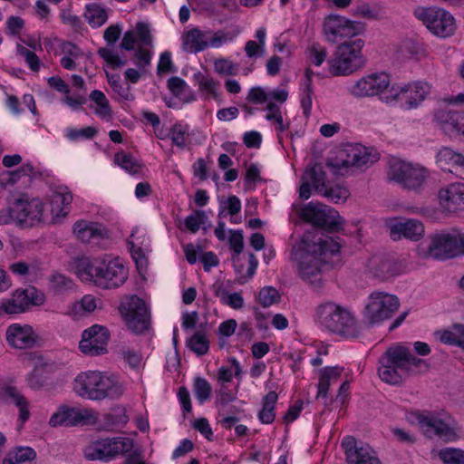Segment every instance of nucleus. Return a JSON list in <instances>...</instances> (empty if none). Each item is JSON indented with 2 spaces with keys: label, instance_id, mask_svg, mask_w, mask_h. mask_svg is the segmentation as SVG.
<instances>
[{
  "label": "nucleus",
  "instance_id": "f257e3e1",
  "mask_svg": "<svg viewBox=\"0 0 464 464\" xmlns=\"http://www.w3.org/2000/svg\"><path fill=\"white\" fill-rule=\"evenodd\" d=\"M341 246L339 241L328 236L320 237L315 241L304 238L291 252L298 276L314 291L322 289L323 267L328 257L339 252Z\"/></svg>",
  "mask_w": 464,
  "mask_h": 464
},
{
  "label": "nucleus",
  "instance_id": "f03ea898",
  "mask_svg": "<svg viewBox=\"0 0 464 464\" xmlns=\"http://www.w3.org/2000/svg\"><path fill=\"white\" fill-rule=\"evenodd\" d=\"M73 269L82 281L92 282L103 289L119 287L128 278V268L119 257H76Z\"/></svg>",
  "mask_w": 464,
  "mask_h": 464
},
{
  "label": "nucleus",
  "instance_id": "7ed1b4c3",
  "mask_svg": "<svg viewBox=\"0 0 464 464\" xmlns=\"http://www.w3.org/2000/svg\"><path fill=\"white\" fill-rule=\"evenodd\" d=\"M379 377L390 384H399L406 377L428 369L424 360L414 356L409 347L401 343L389 347L379 358Z\"/></svg>",
  "mask_w": 464,
  "mask_h": 464
},
{
  "label": "nucleus",
  "instance_id": "20e7f679",
  "mask_svg": "<svg viewBox=\"0 0 464 464\" xmlns=\"http://www.w3.org/2000/svg\"><path fill=\"white\" fill-rule=\"evenodd\" d=\"M73 390L82 398L102 401L106 398L119 399L124 393L125 387L113 375H107L98 371H88L76 376Z\"/></svg>",
  "mask_w": 464,
  "mask_h": 464
},
{
  "label": "nucleus",
  "instance_id": "39448f33",
  "mask_svg": "<svg viewBox=\"0 0 464 464\" xmlns=\"http://www.w3.org/2000/svg\"><path fill=\"white\" fill-rule=\"evenodd\" d=\"M315 322L322 327L344 337L359 335L357 323L352 313L334 302H324L317 305Z\"/></svg>",
  "mask_w": 464,
  "mask_h": 464
},
{
  "label": "nucleus",
  "instance_id": "423d86ee",
  "mask_svg": "<svg viewBox=\"0 0 464 464\" xmlns=\"http://www.w3.org/2000/svg\"><path fill=\"white\" fill-rule=\"evenodd\" d=\"M410 420L415 422L428 438L438 437L444 441L457 439L456 421L446 412L413 411Z\"/></svg>",
  "mask_w": 464,
  "mask_h": 464
},
{
  "label": "nucleus",
  "instance_id": "0eeeda50",
  "mask_svg": "<svg viewBox=\"0 0 464 464\" xmlns=\"http://www.w3.org/2000/svg\"><path fill=\"white\" fill-rule=\"evenodd\" d=\"M364 41L357 38L339 44L334 57L328 61L329 71L333 75H349L362 68L365 60L362 53Z\"/></svg>",
  "mask_w": 464,
  "mask_h": 464
},
{
  "label": "nucleus",
  "instance_id": "6e6552de",
  "mask_svg": "<svg viewBox=\"0 0 464 464\" xmlns=\"http://www.w3.org/2000/svg\"><path fill=\"white\" fill-rule=\"evenodd\" d=\"M464 255V234L458 229L442 231L430 236L425 256L447 260Z\"/></svg>",
  "mask_w": 464,
  "mask_h": 464
},
{
  "label": "nucleus",
  "instance_id": "1a4fd4ad",
  "mask_svg": "<svg viewBox=\"0 0 464 464\" xmlns=\"http://www.w3.org/2000/svg\"><path fill=\"white\" fill-rule=\"evenodd\" d=\"M133 446V440L127 437L101 439L85 448L84 456L90 460L110 461L130 452Z\"/></svg>",
  "mask_w": 464,
  "mask_h": 464
},
{
  "label": "nucleus",
  "instance_id": "9d476101",
  "mask_svg": "<svg viewBox=\"0 0 464 464\" xmlns=\"http://www.w3.org/2000/svg\"><path fill=\"white\" fill-rule=\"evenodd\" d=\"M430 92V86L423 82L409 84H393L391 89L381 96V101L392 104L404 101L401 107L405 110L416 109Z\"/></svg>",
  "mask_w": 464,
  "mask_h": 464
},
{
  "label": "nucleus",
  "instance_id": "9b49d317",
  "mask_svg": "<svg viewBox=\"0 0 464 464\" xmlns=\"http://www.w3.org/2000/svg\"><path fill=\"white\" fill-rule=\"evenodd\" d=\"M15 225L20 228L38 227L45 222L43 202L27 194H21L13 200Z\"/></svg>",
  "mask_w": 464,
  "mask_h": 464
},
{
  "label": "nucleus",
  "instance_id": "f8f14e48",
  "mask_svg": "<svg viewBox=\"0 0 464 464\" xmlns=\"http://www.w3.org/2000/svg\"><path fill=\"white\" fill-rule=\"evenodd\" d=\"M413 14L418 20L426 25L430 32L439 37H449L456 30L454 17L444 9L433 6H418Z\"/></svg>",
  "mask_w": 464,
  "mask_h": 464
},
{
  "label": "nucleus",
  "instance_id": "ddd939ff",
  "mask_svg": "<svg viewBox=\"0 0 464 464\" xmlns=\"http://www.w3.org/2000/svg\"><path fill=\"white\" fill-rule=\"evenodd\" d=\"M399 307L400 301L397 296L384 292H374L368 298L363 317L369 324H379L392 318Z\"/></svg>",
  "mask_w": 464,
  "mask_h": 464
},
{
  "label": "nucleus",
  "instance_id": "4468645a",
  "mask_svg": "<svg viewBox=\"0 0 464 464\" xmlns=\"http://www.w3.org/2000/svg\"><path fill=\"white\" fill-rule=\"evenodd\" d=\"M427 176V169L423 167L400 160H392L390 162L388 179L406 189H420L423 186Z\"/></svg>",
  "mask_w": 464,
  "mask_h": 464
},
{
  "label": "nucleus",
  "instance_id": "2eb2a0df",
  "mask_svg": "<svg viewBox=\"0 0 464 464\" xmlns=\"http://www.w3.org/2000/svg\"><path fill=\"white\" fill-rule=\"evenodd\" d=\"M121 314L127 327L136 334L146 331L150 324L149 307L137 295L126 297L120 305Z\"/></svg>",
  "mask_w": 464,
  "mask_h": 464
},
{
  "label": "nucleus",
  "instance_id": "dca6fc26",
  "mask_svg": "<svg viewBox=\"0 0 464 464\" xmlns=\"http://www.w3.org/2000/svg\"><path fill=\"white\" fill-rule=\"evenodd\" d=\"M379 159V153L373 148L364 147L360 144H349L339 152V157L335 163L328 162L327 165L337 170L348 167L361 169L370 167Z\"/></svg>",
  "mask_w": 464,
  "mask_h": 464
},
{
  "label": "nucleus",
  "instance_id": "f3484780",
  "mask_svg": "<svg viewBox=\"0 0 464 464\" xmlns=\"http://www.w3.org/2000/svg\"><path fill=\"white\" fill-rule=\"evenodd\" d=\"M301 214L305 221L328 231H337L343 224L334 208L320 202L306 204Z\"/></svg>",
  "mask_w": 464,
  "mask_h": 464
},
{
  "label": "nucleus",
  "instance_id": "a211bd4d",
  "mask_svg": "<svg viewBox=\"0 0 464 464\" xmlns=\"http://www.w3.org/2000/svg\"><path fill=\"white\" fill-rule=\"evenodd\" d=\"M362 30V24L338 14H329L324 22V34L326 40L334 44L343 38L355 36Z\"/></svg>",
  "mask_w": 464,
  "mask_h": 464
},
{
  "label": "nucleus",
  "instance_id": "6ab92c4d",
  "mask_svg": "<svg viewBox=\"0 0 464 464\" xmlns=\"http://www.w3.org/2000/svg\"><path fill=\"white\" fill-rule=\"evenodd\" d=\"M390 85V77L385 72H374L349 83L346 91L355 98H365L379 95Z\"/></svg>",
  "mask_w": 464,
  "mask_h": 464
},
{
  "label": "nucleus",
  "instance_id": "aec40b11",
  "mask_svg": "<svg viewBox=\"0 0 464 464\" xmlns=\"http://www.w3.org/2000/svg\"><path fill=\"white\" fill-rule=\"evenodd\" d=\"M110 332L105 326L93 324L82 332L79 349L90 356L104 354L107 353Z\"/></svg>",
  "mask_w": 464,
  "mask_h": 464
},
{
  "label": "nucleus",
  "instance_id": "412c9836",
  "mask_svg": "<svg viewBox=\"0 0 464 464\" xmlns=\"http://www.w3.org/2000/svg\"><path fill=\"white\" fill-rule=\"evenodd\" d=\"M349 464H380L373 449L362 442L358 443L353 437L347 436L342 441Z\"/></svg>",
  "mask_w": 464,
  "mask_h": 464
},
{
  "label": "nucleus",
  "instance_id": "4be33fe9",
  "mask_svg": "<svg viewBox=\"0 0 464 464\" xmlns=\"http://www.w3.org/2000/svg\"><path fill=\"white\" fill-rule=\"evenodd\" d=\"M92 419V413L87 409L63 405L51 416L49 424L52 427H72L78 424L89 423Z\"/></svg>",
  "mask_w": 464,
  "mask_h": 464
},
{
  "label": "nucleus",
  "instance_id": "5701e85b",
  "mask_svg": "<svg viewBox=\"0 0 464 464\" xmlns=\"http://www.w3.org/2000/svg\"><path fill=\"white\" fill-rule=\"evenodd\" d=\"M439 203L443 211L455 213L464 210V182L450 183L439 191Z\"/></svg>",
  "mask_w": 464,
  "mask_h": 464
},
{
  "label": "nucleus",
  "instance_id": "b1692460",
  "mask_svg": "<svg viewBox=\"0 0 464 464\" xmlns=\"http://www.w3.org/2000/svg\"><path fill=\"white\" fill-rule=\"evenodd\" d=\"M8 344L16 349H30L37 341V334L29 324H12L5 333Z\"/></svg>",
  "mask_w": 464,
  "mask_h": 464
},
{
  "label": "nucleus",
  "instance_id": "393cba45",
  "mask_svg": "<svg viewBox=\"0 0 464 464\" xmlns=\"http://www.w3.org/2000/svg\"><path fill=\"white\" fill-rule=\"evenodd\" d=\"M423 234L424 226L417 219L398 220L390 226V236L395 241L401 237L418 241Z\"/></svg>",
  "mask_w": 464,
  "mask_h": 464
},
{
  "label": "nucleus",
  "instance_id": "a878e982",
  "mask_svg": "<svg viewBox=\"0 0 464 464\" xmlns=\"http://www.w3.org/2000/svg\"><path fill=\"white\" fill-rule=\"evenodd\" d=\"M212 34V30H200L192 28L185 32L182 36V49L190 53H200L208 48V39Z\"/></svg>",
  "mask_w": 464,
  "mask_h": 464
},
{
  "label": "nucleus",
  "instance_id": "bb28decb",
  "mask_svg": "<svg viewBox=\"0 0 464 464\" xmlns=\"http://www.w3.org/2000/svg\"><path fill=\"white\" fill-rule=\"evenodd\" d=\"M369 271L382 280H385L397 274L394 260L388 255H374L368 262Z\"/></svg>",
  "mask_w": 464,
  "mask_h": 464
},
{
  "label": "nucleus",
  "instance_id": "cd10ccee",
  "mask_svg": "<svg viewBox=\"0 0 464 464\" xmlns=\"http://www.w3.org/2000/svg\"><path fill=\"white\" fill-rule=\"evenodd\" d=\"M73 233L82 243H92L103 238L106 236V229L99 223L81 220L74 224Z\"/></svg>",
  "mask_w": 464,
  "mask_h": 464
},
{
  "label": "nucleus",
  "instance_id": "c85d7f7f",
  "mask_svg": "<svg viewBox=\"0 0 464 464\" xmlns=\"http://www.w3.org/2000/svg\"><path fill=\"white\" fill-rule=\"evenodd\" d=\"M434 118L443 129L451 127L464 135V111L438 110Z\"/></svg>",
  "mask_w": 464,
  "mask_h": 464
},
{
  "label": "nucleus",
  "instance_id": "c756f323",
  "mask_svg": "<svg viewBox=\"0 0 464 464\" xmlns=\"http://www.w3.org/2000/svg\"><path fill=\"white\" fill-rule=\"evenodd\" d=\"M343 368L325 367L320 371L317 398L326 399L331 382H335L341 376Z\"/></svg>",
  "mask_w": 464,
  "mask_h": 464
},
{
  "label": "nucleus",
  "instance_id": "7c9ffc66",
  "mask_svg": "<svg viewBox=\"0 0 464 464\" xmlns=\"http://www.w3.org/2000/svg\"><path fill=\"white\" fill-rule=\"evenodd\" d=\"M7 403H13L19 409V419L24 422L29 418L28 401L25 397L14 386H8L5 390V397L3 400Z\"/></svg>",
  "mask_w": 464,
  "mask_h": 464
},
{
  "label": "nucleus",
  "instance_id": "2f4dec72",
  "mask_svg": "<svg viewBox=\"0 0 464 464\" xmlns=\"http://www.w3.org/2000/svg\"><path fill=\"white\" fill-rule=\"evenodd\" d=\"M72 201V195L66 188L56 191L51 202L52 212L56 218H63L68 214L67 208Z\"/></svg>",
  "mask_w": 464,
  "mask_h": 464
},
{
  "label": "nucleus",
  "instance_id": "473e14b6",
  "mask_svg": "<svg viewBox=\"0 0 464 464\" xmlns=\"http://www.w3.org/2000/svg\"><path fill=\"white\" fill-rule=\"evenodd\" d=\"M214 295L223 304L233 309H241L244 306V298L238 292L228 293V291L221 285H213Z\"/></svg>",
  "mask_w": 464,
  "mask_h": 464
},
{
  "label": "nucleus",
  "instance_id": "72a5a7b5",
  "mask_svg": "<svg viewBox=\"0 0 464 464\" xmlns=\"http://www.w3.org/2000/svg\"><path fill=\"white\" fill-rule=\"evenodd\" d=\"M461 157L462 154L457 153L450 148H443L437 155V162L442 170L455 174Z\"/></svg>",
  "mask_w": 464,
  "mask_h": 464
},
{
  "label": "nucleus",
  "instance_id": "f704fd0d",
  "mask_svg": "<svg viewBox=\"0 0 464 464\" xmlns=\"http://www.w3.org/2000/svg\"><path fill=\"white\" fill-rule=\"evenodd\" d=\"M278 396L276 392H269L262 401V409L258 412V419L264 424H270L275 420V406Z\"/></svg>",
  "mask_w": 464,
  "mask_h": 464
},
{
  "label": "nucleus",
  "instance_id": "c9c22d12",
  "mask_svg": "<svg viewBox=\"0 0 464 464\" xmlns=\"http://www.w3.org/2000/svg\"><path fill=\"white\" fill-rule=\"evenodd\" d=\"M304 175L311 182L316 193L322 195L325 191L327 188L326 174L320 165H314L313 168L306 169Z\"/></svg>",
  "mask_w": 464,
  "mask_h": 464
},
{
  "label": "nucleus",
  "instance_id": "e433bc0d",
  "mask_svg": "<svg viewBox=\"0 0 464 464\" xmlns=\"http://www.w3.org/2000/svg\"><path fill=\"white\" fill-rule=\"evenodd\" d=\"M84 17L92 27H100L108 20V14L104 8L97 4H89L86 5Z\"/></svg>",
  "mask_w": 464,
  "mask_h": 464
},
{
  "label": "nucleus",
  "instance_id": "4c0bfd02",
  "mask_svg": "<svg viewBox=\"0 0 464 464\" xmlns=\"http://www.w3.org/2000/svg\"><path fill=\"white\" fill-rule=\"evenodd\" d=\"M211 392V385L205 378L198 376L194 379L193 392L199 404L209 400Z\"/></svg>",
  "mask_w": 464,
  "mask_h": 464
},
{
  "label": "nucleus",
  "instance_id": "58836bf2",
  "mask_svg": "<svg viewBox=\"0 0 464 464\" xmlns=\"http://www.w3.org/2000/svg\"><path fill=\"white\" fill-rule=\"evenodd\" d=\"M90 99L96 103L97 109L95 110V113L102 118H107L111 116V109L109 103L108 99L105 94L99 90H94L90 93Z\"/></svg>",
  "mask_w": 464,
  "mask_h": 464
},
{
  "label": "nucleus",
  "instance_id": "ea45409f",
  "mask_svg": "<svg viewBox=\"0 0 464 464\" xmlns=\"http://www.w3.org/2000/svg\"><path fill=\"white\" fill-rule=\"evenodd\" d=\"M313 94L314 90L312 85V79L308 75V71H306V78L304 79L303 83L301 98V107L305 117H309L311 113L313 104Z\"/></svg>",
  "mask_w": 464,
  "mask_h": 464
},
{
  "label": "nucleus",
  "instance_id": "a19ab883",
  "mask_svg": "<svg viewBox=\"0 0 464 464\" xmlns=\"http://www.w3.org/2000/svg\"><path fill=\"white\" fill-rule=\"evenodd\" d=\"M102 419V425L106 430H111L114 427L124 425L129 420L124 410L121 408L114 409L111 412L104 414Z\"/></svg>",
  "mask_w": 464,
  "mask_h": 464
},
{
  "label": "nucleus",
  "instance_id": "79ce46f5",
  "mask_svg": "<svg viewBox=\"0 0 464 464\" xmlns=\"http://www.w3.org/2000/svg\"><path fill=\"white\" fill-rule=\"evenodd\" d=\"M208 218L203 210H194L185 220V227L191 233H197L200 227L208 221Z\"/></svg>",
  "mask_w": 464,
  "mask_h": 464
},
{
  "label": "nucleus",
  "instance_id": "37998d69",
  "mask_svg": "<svg viewBox=\"0 0 464 464\" xmlns=\"http://www.w3.org/2000/svg\"><path fill=\"white\" fill-rule=\"evenodd\" d=\"M322 196L325 197L333 203L338 204L346 201L350 196V191L343 186L335 185L333 187H327Z\"/></svg>",
  "mask_w": 464,
  "mask_h": 464
},
{
  "label": "nucleus",
  "instance_id": "c03bdc74",
  "mask_svg": "<svg viewBox=\"0 0 464 464\" xmlns=\"http://www.w3.org/2000/svg\"><path fill=\"white\" fill-rule=\"evenodd\" d=\"M188 346L198 355H204L208 352V342L203 333H195L188 341Z\"/></svg>",
  "mask_w": 464,
  "mask_h": 464
},
{
  "label": "nucleus",
  "instance_id": "a18cd8bd",
  "mask_svg": "<svg viewBox=\"0 0 464 464\" xmlns=\"http://www.w3.org/2000/svg\"><path fill=\"white\" fill-rule=\"evenodd\" d=\"M439 458L443 464H464V450L446 448L439 452Z\"/></svg>",
  "mask_w": 464,
  "mask_h": 464
},
{
  "label": "nucleus",
  "instance_id": "49530a36",
  "mask_svg": "<svg viewBox=\"0 0 464 464\" xmlns=\"http://www.w3.org/2000/svg\"><path fill=\"white\" fill-rule=\"evenodd\" d=\"M73 285V282L63 274H53L50 277V286L57 294L72 290Z\"/></svg>",
  "mask_w": 464,
  "mask_h": 464
},
{
  "label": "nucleus",
  "instance_id": "de8ad7c7",
  "mask_svg": "<svg viewBox=\"0 0 464 464\" xmlns=\"http://www.w3.org/2000/svg\"><path fill=\"white\" fill-rule=\"evenodd\" d=\"M280 298L278 291L273 286L263 287L258 294V301L264 307H269L279 303Z\"/></svg>",
  "mask_w": 464,
  "mask_h": 464
},
{
  "label": "nucleus",
  "instance_id": "09e8293b",
  "mask_svg": "<svg viewBox=\"0 0 464 464\" xmlns=\"http://www.w3.org/2000/svg\"><path fill=\"white\" fill-rule=\"evenodd\" d=\"M34 288L16 290L14 293L12 298L19 306V309H21L23 312H24L31 304H37L36 302L34 301Z\"/></svg>",
  "mask_w": 464,
  "mask_h": 464
},
{
  "label": "nucleus",
  "instance_id": "8fccbe9b",
  "mask_svg": "<svg viewBox=\"0 0 464 464\" xmlns=\"http://www.w3.org/2000/svg\"><path fill=\"white\" fill-rule=\"evenodd\" d=\"M119 357L132 369H138L140 366L142 356L141 354L128 347H122L118 352Z\"/></svg>",
  "mask_w": 464,
  "mask_h": 464
},
{
  "label": "nucleus",
  "instance_id": "3c124183",
  "mask_svg": "<svg viewBox=\"0 0 464 464\" xmlns=\"http://www.w3.org/2000/svg\"><path fill=\"white\" fill-rule=\"evenodd\" d=\"M16 51L17 53L24 59L25 63H27L31 71H39L41 67V62L34 52L27 49L26 47L21 44H17Z\"/></svg>",
  "mask_w": 464,
  "mask_h": 464
},
{
  "label": "nucleus",
  "instance_id": "603ef678",
  "mask_svg": "<svg viewBox=\"0 0 464 464\" xmlns=\"http://www.w3.org/2000/svg\"><path fill=\"white\" fill-rule=\"evenodd\" d=\"M114 161L116 164H118L123 169L129 171L130 173L136 174L140 170V166L134 161L132 157L129 154L123 152L116 153L114 157Z\"/></svg>",
  "mask_w": 464,
  "mask_h": 464
},
{
  "label": "nucleus",
  "instance_id": "864d4df0",
  "mask_svg": "<svg viewBox=\"0 0 464 464\" xmlns=\"http://www.w3.org/2000/svg\"><path fill=\"white\" fill-rule=\"evenodd\" d=\"M170 138L172 143L180 149H184L187 145L186 135L188 134V128L181 124L176 123L170 129Z\"/></svg>",
  "mask_w": 464,
  "mask_h": 464
},
{
  "label": "nucleus",
  "instance_id": "5fc2aeb1",
  "mask_svg": "<svg viewBox=\"0 0 464 464\" xmlns=\"http://www.w3.org/2000/svg\"><path fill=\"white\" fill-rule=\"evenodd\" d=\"M98 54L111 65L112 69L120 68L125 65L126 61L122 60L118 54L109 48L102 47L98 50Z\"/></svg>",
  "mask_w": 464,
  "mask_h": 464
},
{
  "label": "nucleus",
  "instance_id": "6e6d98bb",
  "mask_svg": "<svg viewBox=\"0 0 464 464\" xmlns=\"http://www.w3.org/2000/svg\"><path fill=\"white\" fill-rule=\"evenodd\" d=\"M214 68L217 72L224 75H236L238 66L232 61L225 58L217 59L214 62Z\"/></svg>",
  "mask_w": 464,
  "mask_h": 464
},
{
  "label": "nucleus",
  "instance_id": "4d7b16f0",
  "mask_svg": "<svg viewBox=\"0 0 464 464\" xmlns=\"http://www.w3.org/2000/svg\"><path fill=\"white\" fill-rule=\"evenodd\" d=\"M457 324H454L452 326V330H445L439 334V340L445 344L450 345H455V346H461V334L459 333V331L456 329Z\"/></svg>",
  "mask_w": 464,
  "mask_h": 464
},
{
  "label": "nucleus",
  "instance_id": "13d9d810",
  "mask_svg": "<svg viewBox=\"0 0 464 464\" xmlns=\"http://www.w3.org/2000/svg\"><path fill=\"white\" fill-rule=\"evenodd\" d=\"M228 242L234 254L238 256L244 248V237L242 230H230Z\"/></svg>",
  "mask_w": 464,
  "mask_h": 464
},
{
  "label": "nucleus",
  "instance_id": "bf43d9fd",
  "mask_svg": "<svg viewBox=\"0 0 464 464\" xmlns=\"http://www.w3.org/2000/svg\"><path fill=\"white\" fill-rule=\"evenodd\" d=\"M96 129L92 127H86L82 130L68 129L66 137L71 140H77L79 139H92L96 134Z\"/></svg>",
  "mask_w": 464,
  "mask_h": 464
},
{
  "label": "nucleus",
  "instance_id": "052dcab7",
  "mask_svg": "<svg viewBox=\"0 0 464 464\" xmlns=\"http://www.w3.org/2000/svg\"><path fill=\"white\" fill-rule=\"evenodd\" d=\"M27 384L34 390H38L44 385L45 379L42 369H34L26 377Z\"/></svg>",
  "mask_w": 464,
  "mask_h": 464
},
{
  "label": "nucleus",
  "instance_id": "680f3d73",
  "mask_svg": "<svg viewBox=\"0 0 464 464\" xmlns=\"http://www.w3.org/2000/svg\"><path fill=\"white\" fill-rule=\"evenodd\" d=\"M231 40L232 37L228 33H225L221 30L216 32L212 31V34H210L208 39V47L218 48Z\"/></svg>",
  "mask_w": 464,
  "mask_h": 464
},
{
  "label": "nucleus",
  "instance_id": "e2e57ef3",
  "mask_svg": "<svg viewBox=\"0 0 464 464\" xmlns=\"http://www.w3.org/2000/svg\"><path fill=\"white\" fill-rule=\"evenodd\" d=\"M136 34L140 43L145 46L152 45V36L149 25L145 23L139 22L136 24Z\"/></svg>",
  "mask_w": 464,
  "mask_h": 464
},
{
  "label": "nucleus",
  "instance_id": "0e129e2a",
  "mask_svg": "<svg viewBox=\"0 0 464 464\" xmlns=\"http://www.w3.org/2000/svg\"><path fill=\"white\" fill-rule=\"evenodd\" d=\"M168 88L173 95L180 97L187 88V83L181 78L172 76L168 80Z\"/></svg>",
  "mask_w": 464,
  "mask_h": 464
},
{
  "label": "nucleus",
  "instance_id": "69168bd1",
  "mask_svg": "<svg viewBox=\"0 0 464 464\" xmlns=\"http://www.w3.org/2000/svg\"><path fill=\"white\" fill-rule=\"evenodd\" d=\"M24 26V21L19 16H10L6 20V33L17 36Z\"/></svg>",
  "mask_w": 464,
  "mask_h": 464
},
{
  "label": "nucleus",
  "instance_id": "338daca9",
  "mask_svg": "<svg viewBox=\"0 0 464 464\" xmlns=\"http://www.w3.org/2000/svg\"><path fill=\"white\" fill-rule=\"evenodd\" d=\"M246 100L255 104H262L268 101V92L261 87H253L249 90Z\"/></svg>",
  "mask_w": 464,
  "mask_h": 464
},
{
  "label": "nucleus",
  "instance_id": "774afa93",
  "mask_svg": "<svg viewBox=\"0 0 464 464\" xmlns=\"http://www.w3.org/2000/svg\"><path fill=\"white\" fill-rule=\"evenodd\" d=\"M36 456L35 451L29 447H20L14 454V459L16 463L21 464L25 461L33 460Z\"/></svg>",
  "mask_w": 464,
  "mask_h": 464
}]
</instances>
